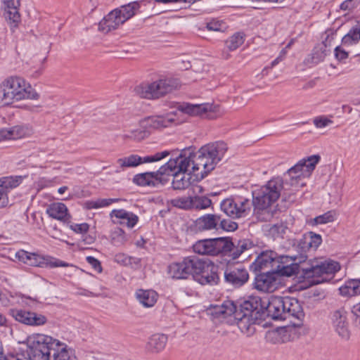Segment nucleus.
Returning <instances> with one entry per match:
<instances>
[{
  "label": "nucleus",
  "instance_id": "nucleus-1",
  "mask_svg": "<svg viewBox=\"0 0 360 360\" xmlns=\"http://www.w3.org/2000/svg\"><path fill=\"white\" fill-rule=\"evenodd\" d=\"M227 146L223 141L208 143L202 146L196 153L192 148H185L176 158L175 168L179 171H191L196 181L206 177L224 158Z\"/></svg>",
  "mask_w": 360,
  "mask_h": 360
},
{
  "label": "nucleus",
  "instance_id": "nucleus-2",
  "mask_svg": "<svg viewBox=\"0 0 360 360\" xmlns=\"http://www.w3.org/2000/svg\"><path fill=\"white\" fill-rule=\"evenodd\" d=\"M27 354L30 360H77L66 344L42 334L30 341Z\"/></svg>",
  "mask_w": 360,
  "mask_h": 360
},
{
  "label": "nucleus",
  "instance_id": "nucleus-3",
  "mask_svg": "<svg viewBox=\"0 0 360 360\" xmlns=\"http://www.w3.org/2000/svg\"><path fill=\"white\" fill-rule=\"evenodd\" d=\"M283 188H284L283 180L280 177H276L252 191L251 202L253 206V214L259 221H269L274 217L276 210L271 206L281 196Z\"/></svg>",
  "mask_w": 360,
  "mask_h": 360
},
{
  "label": "nucleus",
  "instance_id": "nucleus-4",
  "mask_svg": "<svg viewBox=\"0 0 360 360\" xmlns=\"http://www.w3.org/2000/svg\"><path fill=\"white\" fill-rule=\"evenodd\" d=\"M299 265L292 262L288 255H278L269 250L262 252L250 265L254 272L274 271L283 276H290L299 272Z\"/></svg>",
  "mask_w": 360,
  "mask_h": 360
},
{
  "label": "nucleus",
  "instance_id": "nucleus-5",
  "mask_svg": "<svg viewBox=\"0 0 360 360\" xmlns=\"http://www.w3.org/2000/svg\"><path fill=\"white\" fill-rule=\"evenodd\" d=\"M39 94L19 76H10L0 84V101L9 105L22 100H38Z\"/></svg>",
  "mask_w": 360,
  "mask_h": 360
},
{
  "label": "nucleus",
  "instance_id": "nucleus-6",
  "mask_svg": "<svg viewBox=\"0 0 360 360\" xmlns=\"http://www.w3.org/2000/svg\"><path fill=\"white\" fill-rule=\"evenodd\" d=\"M181 84L178 79L160 78L152 82H143L134 88V92L142 98L159 99L177 89Z\"/></svg>",
  "mask_w": 360,
  "mask_h": 360
},
{
  "label": "nucleus",
  "instance_id": "nucleus-7",
  "mask_svg": "<svg viewBox=\"0 0 360 360\" xmlns=\"http://www.w3.org/2000/svg\"><path fill=\"white\" fill-rule=\"evenodd\" d=\"M177 123L175 112L148 117L141 121L140 128L130 131L125 136L136 141H141L149 136L152 129L169 127Z\"/></svg>",
  "mask_w": 360,
  "mask_h": 360
},
{
  "label": "nucleus",
  "instance_id": "nucleus-8",
  "mask_svg": "<svg viewBox=\"0 0 360 360\" xmlns=\"http://www.w3.org/2000/svg\"><path fill=\"white\" fill-rule=\"evenodd\" d=\"M264 307L265 304L262 303L259 296L251 295L240 302L238 306L239 311L236 314L238 327L243 330L247 323L250 325L254 319L260 317L264 313Z\"/></svg>",
  "mask_w": 360,
  "mask_h": 360
},
{
  "label": "nucleus",
  "instance_id": "nucleus-9",
  "mask_svg": "<svg viewBox=\"0 0 360 360\" xmlns=\"http://www.w3.org/2000/svg\"><path fill=\"white\" fill-rule=\"evenodd\" d=\"M174 163L172 159H170L156 172L137 174L134 176L133 182L140 186L158 187L160 185H165L169 181L166 174L175 169Z\"/></svg>",
  "mask_w": 360,
  "mask_h": 360
},
{
  "label": "nucleus",
  "instance_id": "nucleus-10",
  "mask_svg": "<svg viewBox=\"0 0 360 360\" xmlns=\"http://www.w3.org/2000/svg\"><path fill=\"white\" fill-rule=\"evenodd\" d=\"M252 207L250 199L240 195L226 198L220 203L221 210L232 219L248 217L251 213Z\"/></svg>",
  "mask_w": 360,
  "mask_h": 360
},
{
  "label": "nucleus",
  "instance_id": "nucleus-11",
  "mask_svg": "<svg viewBox=\"0 0 360 360\" xmlns=\"http://www.w3.org/2000/svg\"><path fill=\"white\" fill-rule=\"evenodd\" d=\"M340 269V264L332 260L320 262L316 261L309 266L302 267L304 277L313 278V282L315 283L326 281L329 276H333Z\"/></svg>",
  "mask_w": 360,
  "mask_h": 360
},
{
  "label": "nucleus",
  "instance_id": "nucleus-12",
  "mask_svg": "<svg viewBox=\"0 0 360 360\" xmlns=\"http://www.w3.org/2000/svg\"><path fill=\"white\" fill-rule=\"evenodd\" d=\"M200 259L195 256L184 257L181 260L171 263L167 267L168 274L176 279H186L194 274L200 267Z\"/></svg>",
  "mask_w": 360,
  "mask_h": 360
},
{
  "label": "nucleus",
  "instance_id": "nucleus-13",
  "mask_svg": "<svg viewBox=\"0 0 360 360\" xmlns=\"http://www.w3.org/2000/svg\"><path fill=\"white\" fill-rule=\"evenodd\" d=\"M322 243V238L320 234L312 231L304 233L297 241V249L298 254L290 256L292 262L298 264L304 263L307 258V252L316 250Z\"/></svg>",
  "mask_w": 360,
  "mask_h": 360
},
{
  "label": "nucleus",
  "instance_id": "nucleus-14",
  "mask_svg": "<svg viewBox=\"0 0 360 360\" xmlns=\"http://www.w3.org/2000/svg\"><path fill=\"white\" fill-rule=\"evenodd\" d=\"M169 153V151L164 150L145 157H141L136 154H131L129 156L119 158L117 160V167L115 172H120L127 167H135L143 163H150L160 161L167 157Z\"/></svg>",
  "mask_w": 360,
  "mask_h": 360
},
{
  "label": "nucleus",
  "instance_id": "nucleus-15",
  "mask_svg": "<svg viewBox=\"0 0 360 360\" xmlns=\"http://www.w3.org/2000/svg\"><path fill=\"white\" fill-rule=\"evenodd\" d=\"M224 282L234 288H240L249 279L248 270L240 264H228L224 270Z\"/></svg>",
  "mask_w": 360,
  "mask_h": 360
},
{
  "label": "nucleus",
  "instance_id": "nucleus-16",
  "mask_svg": "<svg viewBox=\"0 0 360 360\" xmlns=\"http://www.w3.org/2000/svg\"><path fill=\"white\" fill-rule=\"evenodd\" d=\"M200 267L195 271L194 279L201 285H217L220 278L218 274V267L211 262L200 259Z\"/></svg>",
  "mask_w": 360,
  "mask_h": 360
},
{
  "label": "nucleus",
  "instance_id": "nucleus-17",
  "mask_svg": "<svg viewBox=\"0 0 360 360\" xmlns=\"http://www.w3.org/2000/svg\"><path fill=\"white\" fill-rule=\"evenodd\" d=\"M10 314L16 321L26 326H41L47 322L44 315L25 309H11Z\"/></svg>",
  "mask_w": 360,
  "mask_h": 360
},
{
  "label": "nucleus",
  "instance_id": "nucleus-18",
  "mask_svg": "<svg viewBox=\"0 0 360 360\" xmlns=\"http://www.w3.org/2000/svg\"><path fill=\"white\" fill-rule=\"evenodd\" d=\"M320 159L321 157L319 155H313L307 159H302L290 168L288 170V174H292L293 173H297L296 176H293L294 179L309 177L314 170Z\"/></svg>",
  "mask_w": 360,
  "mask_h": 360
},
{
  "label": "nucleus",
  "instance_id": "nucleus-19",
  "mask_svg": "<svg viewBox=\"0 0 360 360\" xmlns=\"http://www.w3.org/2000/svg\"><path fill=\"white\" fill-rule=\"evenodd\" d=\"M280 274L274 271H265L256 275L254 282V287L257 290L271 292L278 288V277Z\"/></svg>",
  "mask_w": 360,
  "mask_h": 360
},
{
  "label": "nucleus",
  "instance_id": "nucleus-20",
  "mask_svg": "<svg viewBox=\"0 0 360 360\" xmlns=\"http://www.w3.org/2000/svg\"><path fill=\"white\" fill-rule=\"evenodd\" d=\"M331 323L335 331L342 340H348L349 339V322L347 311L344 309H337L332 313Z\"/></svg>",
  "mask_w": 360,
  "mask_h": 360
},
{
  "label": "nucleus",
  "instance_id": "nucleus-21",
  "mask_svg": "<svg viewBox=\"0 0 360 360\" xmlns=\"http://www.w3.org/2000/svg\"><path fill=\"white\" fill-rule=\"evenodd\" d=\"M284 297L273 296L264 307L268 316L274 320H285Z\"/></svg>",
  "mask_w": 360,
  "mask_h": 360
},
{
  "label": "nucleus",
  "instance_id": "nucleus-22",
  "mask_svg": "<svg viewBox=\"0 0 360 360\" xmlns=\"http://www.w3.org/2000/svg\"><path fill=\"white\" fill-rule=\"evenodd\" d=\"M27 265L39 267L55 268L67 267L69 266V264L51 256H44L37 253H33L31 255L30 259L27 262Z\"/></svg>",
  "mask_w": 360,
  "mask_h": 360
},
{
  "label": "nucleus",
  "instance_id": "nucleus-23",
  "mask_svg": "<svg viewBox=\"0 0 360 360\" xmlns=\"http://www.w3.org/2000/svg\"><path fill=\"white\" fill-rule=\"evenodd\" d=\"M191 171H179V168H175L173 171H169L166 177L173 175L172 187L174 190H185L191 186H193L191 181Z\"/></svg>",
  "mask_w": 360,
  "mask_h": 360
},
{
  "label": "nucleus",
  "instance_id": "nucleus-24",
  "mask_svg": "<svg viewBox=\"0 0 360 360\" xmlns=\"http://www.w3.org/2000/svg\"><path fill=\"white\" fill-rule=\"evenodd\" d=\"M219 215L216 214H205L197 218L194 221V229L197 231H210L218 230Z\"/></svg>",
  "mask_w": 360,
  "mask_h": 360
},
{
  "label": "nucleus",
  "instance_id": "nucleus-25",
  "mask_svg": "<svg viewBox=\"0 0 360 360\" xmlns=\"http://www.w3.org/2000/svg\"><path fill=\"white\" fill-rule=\"evenodd\" d=\"M232 245V239L229 237L210 238V255H226Z\"/></svg>",
  "mask_w": 360,
  "mask_h": 360
},
{
  "label": "nucleus",
  "instance_id": "nucleus-26",
  "mask_svg": "<svg viewBox=\"0 0 360 360\" xmlns=\"http://www.w3.org/2000/svg\"><path fill=\"white\" fill-rule=\"evenodd\" d=\"M285 301V319L290 317H293L299 321H301L304 316V313L300 302L297 299L291 297H284Z\"/></svg>",
  "mask_w": 360,
  "mask_h": 360
},
{
  "label": "nucleus",
  "instance_id": "nucleus-27",
  "mask_svg": "<svg viewBox=\"0 0 360 360\" xmlns=\"http://www.w3.org/2000/svg\"><path fill=\"white\" fill-rule=\"evenodd\" d=\"M110 217L112 218L115 217L117 219L115 222L120 225L126 226L130 229L133 228L139 221L137 215L122 209L113 210L110 212Z\"/></svg>",
  "mask_w": 360,
  "mask_h": 360
},
{
  "label": "nucleus",
  "instance_id": "nucleus-28",
  "mask_svg": "<svg viewBox=\"0 0 360 360\" xmlns=\"http://www.w3.org/2000/svg\"><path fill=\"white\" fill-rule=\"evenodd\" d=\"M118 11H116L115 9H114L104 17L99 22V30L103 32L108 33L111 30H116L120 25H122L124 22L118 15Z\"/></svg>",
  "mask_w": 360,
  "mask_h": 360
},
{
  "label": "nucleus",
  "instance_id": "nucleus-29",
  "mask_svg": "<svg viewBox=\"0 0 360 360\" xmlns=\"http://www.w3.org/2000/svg\"><path fill=\"white\" fill-rule=\"evenodd\" d=\"M193 191L195 195L192 196V210H206L212 205V200L208 197L198 195L203 193L204 188L202 186H193Z\"/></svg>",
  "mask_w": 360,
  "mask_h": 360
},
{
  "label": "nucleus",
  "instance_id": "nucleus-30",
  "mask_svg": "<svg viewBox=\"0 0 360 360\" xmlns=\"http://www.w3.org/2000/svg\"><path fill=\"white\" fill-rule=\"evenodd\" d=\"M252 247V243L248 239L232 240V245L229 248L230 251L227 252V256L232 259H237L243 252Z\"/></svg>",
  "mask_w": 360,
  "mask_h": 360
},
{
  "label": "nucleus",
  "instance_id": "nucleus-31",
  "mask_svg": "<svg viewBox=\"0 0 360 360\" xmlns=\"http://www.w3.org/2000/svg\"><path fill=\"white\" fill-rule=\"evenodd\" d=\"M2 1L6 6V18L10 22L18 23L20 18L18 11L20 0H2Z\"/></svg>",
  "mask_w": 360,
  "mask_h": 360
},
{
  "label": "nucleus",
  "instance_id": "nucleus-32",
  "mask_svg": "<svg viewBox=\"0 0 360 360\" xmlns=\"http://www.w3.org/2000/svg\"><path fill=\"white\" fill-rule=\"evenodd\" d=\"M136 299L145 307H152L156 303L158 293L153 290L139 289L136 292Z\"/></svg>",
  "mask_w": 360,
  "mask_h": 360
},
{
  "label": "nucleus",
  "instance_id": "nucleus-33",
  "mask_svg": "<svg viewBox=\"0 0 360 360\" xmlns=\"http://www.w3.org/2000/svg\"><path fill=\"white\" fill-rule=\"evenodd\" d=\"M6 129L7 139H18L30 136L32 129L27 125H16Z\"/></svg>",
  "mask_w": 360,
  "mask_h": 360
},
{
  "label": "nucleus",
  "instance_id": "nucleus-34",
  "mask_svg": "<svg viewBox=\"0 0 360 360\" xmlns=\"http://www.w3.org/2000/svg\"><path fill=\"white\" fill-rule=\"evenodd\" d=\"M139 8V3L138 1H133L116 8L115 11L119 12L118 15L120 16L123 22H125L127 20L134 16Z\"/></svg>",
  "mask_w": 360,
  "mask_h": 360
},
{
  "label": "nucleus",
  "instance_id": "nucleus-35",
  "mask_svg": "<svg viewBox=\"0 0 360 360\" xmlns=\"http://www.w3.org/2000/svg\"><path fill=\"white\" fill-rule=\"evenodd\" d=\"M46 213L51 218L65 221L68 216V208L63 203H53L47 208Z\"/></svg>",
  "mask_w": 360,
  "mask_h": 360
},
{
  "label": "nucleus",
  "instance_id": "nucleus-36",
  "mask_svg": "<svg viewBox=\"0 0 360 360\" xmlns=\"http://www.w3.org/2000/svg\"><path fill=\"white\" fill-rule=\"evenodd\" d=\"M22 176H9L0 178V187L1 191H5L8 194L17 188L22 181Z\"/></svg>",
  "mask_w": 360,
  "mask_h": 360
},
{
  "label": "nucleus",
  "instance_id": "nucleus-37",
  "mask_svg": "<svg viewBox=\"0 0 360 360\" xmlns=\"http://www.w3.org/2000/svg\"><path fill=\"white\" fill-rule=\"evenodd\" d=\"M178 109L192 116L202 115L208 110V105L206 104L193 105L190 103H182Z\"/></svg>",
  "mask_w": 360,
  "mask_h": 360
},
{
  "label": "nucleus",
  "instance_id": "nucleus-38",
  "mask_svg": "<svg viewBox=\"0 0 360 360\" xmlns=\"http://www.w3.org/2000/svg\"><path fill=\"white\" fill-rule=\"evenodd\" d=\"M342 296L352 297L360 295V279H353L346 282L345 285L339 288Z\"/></svg>",
  "mask_w": 360,
  "mask_h": 360
},
{
  "label": "nucleus",
  "instance_id": "nucleus-39",
  "mask_svg": "<svg viewBox=\"0 0 360 360\" xmlns=\"http://www.w3.org/2000/svg\"><path fill=\"white\" fill-rule=\"evenodd\" d=\"M360 40V21L353 26L349 32L342 39V45L349 46L356 44Z\"/></svg>",
  "mask_w": 360,
  "mask_h": 360
},
{
  "label": "nucleus",
  "instance_id": "nucleus-40",
  "mask_svg": "<svg viewBox=\"0 0 360 360\" xmlns=\"http://www.w3.org/2000/svg\"><path fill=\"white\" fill-rule=\"evenodd\" d=\"M167 339V336L165 334H154L149 339L148 346L153 352H160L165 347Z\"/></svg>",
  "mask_w": 360,
  "mask_h": 360
},
{
  "label": "nucleus",
  "instance_id": "nucleus-41",
  "mask_svg": "<svg viewBox=\"0 0 360 360\" xmlns=\"http://www.w3.org/2000/svg\"><path fill=\"white\" fill-rule=\"evenodd\" d=\"M245 41V35L242 32H236L225 42L227 49L232 51L240 46Z\"/></svg>",
  "mask_w": 360,
  "mask_h": 360
},
{
  "label": "nucleus",
  "instance_id": "nucleus-42",
  "mask_svg": "<svg viewBox=\"0 0 360 360\" xmlns=\"http://www.w3.org/2000/svg\"><path fill=\"white\" fill-rule=\"evenodd\" d=\"M118 198H98L86 202V207L89 210L98 209L101 207H108L113 202H118Z\"/></svg>",
  "mask_w": 360,
  "mask_h": 360
},
{
  "label": "nucleus",
  "instance_id": "nucleus-43",
  "mask_svg": "<svg viewBox=\"0 0 360 360\" xmlns=\"http://www.w3.org/2000/svg\"><path fill=\"white\" fill-rule=\"evenodd\" d=\"M335 219V212L330 210L324 214L317 216L314 219H311L309 224L311 226H317L319 224H325L329 222H333Z\"/></svg>",
  "mask_w": 360,
  "mask_h": 360
},
{
  "label": "nucleus",
  "instance_id": "nucleus-44",
  "mask_svg": "<svg viewBox=\"0 0 360 360\" xmlns=\"http://www.w3.org/2000/svg\"><path fill=\"white\" fill-rule=\"evenodd\" d=\"M114 261L123 266H131L133 264L138 265L140 262L139 259L128 256L124 253L116 254L114 257Z\"/></svg>",
  "mask_w": 360,
  "mask_h": 360
},
{
  "label": "nucleus",
  "instance_id": "nucleus-45",
  "mask_svg": "<svg viewBox=\"0 0 360 360\" xmlns=\"http://www.w3.org/2000/svg\"><path fill=\"white\" fill-rule=\"evenodd\" d=\"M193 251L202 255H210V238L200 240L193 245Z\"/></svg>",
  "mask_w": 360,
  "mask_h": 360
},
{
  "label": "nucleus",
  "instance_id": "nucleus-46",
  "mask_svg": "<svg viewBox=\"0 0 360 360\" xmlns=\"http://www.w3.org/2000/svg\"><path fill=\"white\" fill-rule=\"evenodd\" d=\"M220 309H222L224 311V318L233 315L235 320L236 312L239 311V308H238L233 302L230 300L225 301L221 305H220Z\"/></svg>",
  "mask_w": 360,
  "mask_h": 360
},
{
  "label": "nucleus",
  "instance_id": "nucleus-47",
  "mask_svg": "<svg viewBox=\"0 0 360 360\" xmlns=\"http://www.w3.org/2000/svg\"><path fill=\"white\" fill-rule=\"evenodd\" d=\"M218 221V229H221L226 231H234L238 228V223L229 219H221L220 215Z\"/></svg>",
  "mask_w": 360,
  "mask_h": 360
},
{
  "label": "nucleus",
  "instance_id": "nucleus-48",
  "mask_svg": "<svg viewBox=\"0 0 360 360\" xmlns=\"http://www.w3.org/2000/svg\"><path fill=\"white\" fill-rule=\"evenodd\" d=\"M173 205L184 210H192V196L182 197L173 200Z\"/></svg>",
  "mask_w": 360,
  "mask_h": 360
},
{
  "label": "nucleus",
  "instance_id": "nucleus-49",
  "mask_svg": "<svg viewBox=\"0 0 360 360\" xmlns=\"http://www.w3.org/2000/svg\"><path fill=\"white\" fill-rule=\"evenodd\" d=\"M127 240V237L124 231L121 229H118L117 231H115L113 233L112 238V242L114 244V245L116 246H120L124 245Z\"/></svg>",
  "mask_w": 360,
  "mask_h": 360
},
{
  "label": "nucleus",
  "instance_id": "nucleus-50",
  "mask_svg": "<svg viewBox=\"0 0 360 360\" xmlns=\"http://www.w3.org/2000/svg\"><path fill=\"white\" fill-rule=\"evenodd\" d=\"M326 48V44H323V47L315 48L312 53V60L314 63H317L324 60L328 55Z\"/></svg>",
  "mask_w": 360,
  "mask_h": 360
},
{
  "label": "nucleus",
  "instance_id": "nucleus-51",
  "mask_svg": "<svg viewBox=\"0 0 360 360\" xmlns=\"http://www.w3.org/2000/svg\"><path fill=\"white\" fill-rule=\"evenodd\" d=\"M287 226L283 223H278L272 225L269 229V233L274 238L283 237V235L285 233Z\"/></svg>",
  "mask_w": 360,
  "mask_h": 360
},
{
  "label": "nucleus",
  "instance_id": "nucleus-52",
  "mask_svg": "<svg viewBox=\"0 0 360 360\" xmlns=\"http://www.w3.org/2000/svg\"><path fill=\"white\" fill-rule=\"evenodd\" d=\"M224 25L222 21L212 20L206 23V28L210 31L219 32L222 31L224 28Z\"/></svg>",
  "mask_w": 360,
  "mask_h": 360
},
{
  "label": "nucleus",
  "instance_id": "nucleus-53",
  "mask_svg": "<svg viewBox=\"0 0 360 360\" xmlns=\"http://www.w3.org/2000/svg\"><path fill=\"white\" fill-rule=\"evenodd\" d=\"M314 124L317 128H323L328 126V124H331L333 121L326 117L324 116H319L316 117L314 119Z\"/></svg>",
  "mask_w": 360,
  "mask_h": 360
},
{
  "label": "nucleus",
  "instance_id": "nucleus-54",
  "mask_svg": "<svg viewBox=\"0 0 360 360\" xmlns=\"http://www.w3.org/2000/svg\"><path fill=\"white\" fill-rule=\"evenodd\" d=\"M70 229L77 233H86L89 229L87 223L73 224L70 225Z\"/></svg>",
  "mask_w": 360,
  "mask_h": 360
},
{
  "label": "nucleus",
  "instance_id": "nucleus-55",
  "mask_svg": "<svg viewBox=\"0 0 360 360\" xmlns=\"http://www.w3.org/2000/svg\"><path fill=\"white\" fill-rule=\"evenodd\" d=\"M32 254H33V252H29L24 250H20L18 252H16L15 258L18 261L27 264V262L30 259L31 255H32Z\"/></svg>",
  "mask_w": 360,
  "mask_h": 360
},
{
  "label": "nucleus",
  "instance_id": "nucleus-56",
  "mask_svg": "<svg viewBox=\"0 0 360 360\" xmlns=\"http://www.w3.org/2000/svg\"><path fill=\"white\" fill-rule=\"evenodd\" d=\"M334 52L335 58L340 62L346 60L349 56L348 52L345 51L341 46H338L335 47Z\"/></svg>",
  "mask_w": 360,
  "mask_h": 360
},
{
  "label": "nucleus",
  "instance_id": "nucleus-57",
  "mask_svg": "<svg viewBox=\"0 0 360 360\" xmlns=\"http://www.w3.org/2000/svg\"><path fill=\"white\" fill-rule=\"evenodd\" d=\"M360 0H345L343 1L340 8L342 11H352L359 4Z\"/></svg>",
  "mask_w": 360,
  "mask_h": 360
},
{
  "label": "nucleus",
  "instance_id": "nucleus-58",
  "mask_svg": "<svg viewBox=\"0 0 360 360\" xmlns=\"http://www.w3.org/2000/svg\"><path fill=\"white\" fill-rule=\"evenodd\" d=\"M352 313L353 314L354 324L360 328V305H359V303L353 306Z\"/></svg>",
  "mask_w": 360,
  "mask_h": 360
},
{
  "label": "nucleus",
  "instance_id": "nucleus-59",
  "mask_svg": "<svg viewBox=\"0 0 360 360\" xmlns=\"http://www.w3.org/2000/svg\"><path fill=\"white\" fill-rule=\"evenodd\" d=\"M86 262L89 264L92 268L98 273L102 271V266L101 262L92 256H88L86 258Z\"/></svg>",
  "mask_w": 360,
  "mask_h": 360
},
{
  "label": "nucleus",
  "instance_id": "nucleus-60",
  "mask_svg": "<svg viewBox=\"0 0 360 360\" xmlns=\"http://www.w3.org/2000/svg\"><path fill=\"white\" fill-rule=\"evenodd\" d=\"M296 174L297 173H293L292 174H288V176H289V179H285V181H283V184H284V186L285 185H290L292 186H298V184H299V181L302 179H293V176H296Z\"/></svg>",
  "mask_w": 360,
  "mask_h": 360
},
{
  "label": "nucleus",
  "instance_id": "nucleus-61",
  "mask_svg": "<svg viewBox=\"0 0 360 360\" xmlns=\"http://www.w3.org/2000/svg\"><path fill=\"white\" fill-rule=\"evenodd\" d=\"M214 314L217 317L223 316V318H224V310H222V309H220V306L214 307Z\"/></svg>",
  "mask_w": 360,
  "mask_h": 360
},
{
  "label": "nucleus",
  "instance_id": "nucleus-62",
  "mask_svg": "<svg viewBox=\"0 0 360 360\" xmlns=\"http://www.w3.org/2000/svg\"><path fill=\"white\" fill-rule=\"evenodd\" d=\"M0 360H22L20 357L14 354L4 355Z\"/></svg>",
  "mask_w": 360,
  "mask_h": 360
},
{
  "label": "nucleus",
  "instance_id": "nucleus-63",
  "mask_svg": "<svg viewBox=\"0 0 360 360\" xmlns=\"http://www.w3.org/2000/svg\"><path fill=\"white\" fill-rule=\"evenodd\" d=\"M157 3H161V4H169V3H183V0H155Z\"/></svg>",
  "mask_w": 360,
  "mask_h": 360
},
{
  "label": "nucleus",
  "instance_id": "nucleus-64",
  "mask_svg": "<svg viewBox=\"0 0 360 360\" xmlns=\"http://www.w3.org/2000/svg\"><path fill=\"white\" fill-rule=\"evenodd\" d=\"M7 323V319L6 316L0 312V326H6Z\"/></svg>",
  "mask_w": 360,
  "mask_h": 360
}]
</instances>
